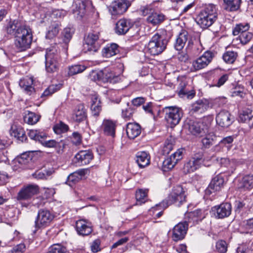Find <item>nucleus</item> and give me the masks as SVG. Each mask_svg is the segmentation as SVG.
<instances>
[{
    "mask_svg": "<svg viewBox=\"0 0 253 253\" xmlns=\"http://www.w3.org/2000/svg\"><path fill=\"white\" fill-rule=\"evenodd\" d=\"M167 34L166 30H162L153 36L147 45V50L150 54L157 55L165 50L168 42Z\"/></svg>",
    "mask_w": 253,
    "mask_h": 253,
    "instance_id": "f257e3e1",
    "label": "nucleus"
},
{
    "mask_svg": "<svg viewBox=\"0 0 253 253\" xmlns=\"http://www.w3.org/2000/svg\"><path fill=\"white\" fill-rule=\"evenodd\" d=\"M33 41V33L30 27L21 25L18 27L15 37V45L20 51H25L31 47Z\"/></svg>",
    "mask_w": 253,
    "mask_h": 253,
    "instance_id": "f03ea898",
    "label": "nucleus"
},
{
    "mask_svg": "<svg viewBox=\"0 0 253 253\" xmlns=\"http://www.w3.org/2000/svg\"><path fill=\"white\" fill-rule=\"evenodd\" d=\"M217 16L215 5L210 4L202 10L196 17V22L202 28L211 26Z\"/></svg>",
    "mask_w": 253,
    "mask_h": 253,
    "instance_id": "7ed1b4c3",
    "label": "nucleus"
},
{
    "mask_svg": "<svg viewBox=\"0 0 253 253\" xmlns=\"http://www.w3.org/2000/svg\"><path fill=\"white\" fill-rule=\"evenodd\" d=\"M186 195L183 188L180 185H177L174 187L172 191L167 198L164 200L162 203L156 205V208L162 207L163 209L167 208L169 206L175 204L177 206H180L185 201Z\"/></svg>",
    "mask_w": 253,
    "mask_h": 253,
    "instance_id": "20e7f679",
    "label": "nucleus"
},
{
    "mask_svg": "<svg viewBox=\"0 0 253 253\" xmlns=\"http://www.w3.org/2000/svg\"><path fill=\"white\" fill-rule=\"evenodd\" d=\"M124 71V65L122 63H118L116 67L105 69L100 72L98 75H102L104 81L115 84L121 80V74Z\"/></svg>",
    "mask_w": 253,
    "mask_h": 253,
    "instance_id": "39448f33",
    "label": "nucleus"
},
{
    "mask_svg": "<svg viewBox=\"0 0 253 253\" xmlns=\"http://www.w3.org/2000/svg\"><path fill=\"white\" fill-rule=\"evenodd\" d=\"M59 59V55L55 47L47 49L45 54V69L47 72L52 73L58 71Z\"/></svg>",
    "mask_w": 253,
    "mask_h": 253,
    "instance_id": "423d86ee",
    "label": "nucleus"
},
{
    "mask_svg": "<svg viewBox=\"0 0 253 253\" xmlns=\"http://www.w3.org/2000/svg\"><path fill=\"white\" fill-rule=\"evenodd\" d=\"M33 161L32 156L29 152L22 153L14 159L12 163V167L14 171L21 172L22 169H30L32 168Z\"/></svg>",
    "mask_w": 253,
    "mask_h": 253,
    "instance_id": "0eeeda50",
    "label": "nucleus"
},
{
    "mask_svg": "<svg viewBox=\"0 0 253 253\" xmlns=\"http://www.w3.org/2000/svg\"><path fill=\"white\" fill-rule=\"evenodd\" d=\"M165 112V119L171 127L178 124L183 116L182 110L176 107H166Z\"/></svg>",
    "mask_w": 253,
    "mask_h": 253,
    "instance_id": "6e6552de",
    "label": "nucleus"
},
{
    "mask_svg": "<svg viewBox=\"0 0 253 253\" xmlns=\"http://www.w3.org/2000/svg\"><path fill=\"white\" fill-rule=\"evenodd\" d=\"M54 217V215L48 210L41 209L39 211L35 221V227L36 231L40 228L48 226Z\"/></svg>",
    "mask_w": 253,
    "mask_h": 253,
    "instance_id": "1a4fd4ad",
    "label": "nucleus"
},
{
    "mask_svg": "<svg viewBox=\"0 0 253 253\" xmlns=\"http://www.w3.org/2000/svg\"><path fill=\"white\" fill-rule=\"evenodd\" d=\"M210 125V122L205 121L197 122L189 120L186 125V126L192 134L197 136H202L208 132Z\"/></svg>",
    "mask_w": 253,
    "mask_h": 253,
    "instance_id": "9d476101",
    "label": "nucleus"
},
{
    "mask_svg": "<svg viewBox=\"0 0 253 253\" xmlns=\"http://www.w3.org/2000/svg\"><path fill=\"white\" fill-rule=\"evenodd\" d=\"M39 187L36 184H26L24 185L17 193L16 199L18 201H28L37 194Z\"/></svg>",
    "mask_w": 253,
    "mask_h": 253,
    "instance_id": "9b49d317",
    "label": "nucleus"
},
{
    "mask_svg": "<svg viewBox=\"0 0 253 253\" xmlns=\"http://www.w3.org/2000/svg\"><path fill=\"white\" fill-rule=\"evenodd\" d=\"M204 161L202 152L196 153L184 166L183 170L185 173H192L200 169Z\"/></svg>",
    "mask_w": 253,
    "mask_h": 253,
    "instance_id": "f8f14e48",
    "label": "nucleus"
},
{
    "mask_svg": "<svg viewBox=\"0 0 253 253\" xmlns=\"http://www.w3.org/2000/svg\"><path fill=\"white\" fill-rule=\"evenodd\" d=\"M99 38V32L93 31L89 33L84 39V49L88 51L96 52L99 47L98 42Z\"/></svg>",
    "mask_w": 253,
    "mask_h": 253,
    "instance_id": "ddd939ff",
    "label": "nucleus"
},
{
    "mask_svg": "<svg viewBox=\"0 0 253 253\" xmlns=\"http://www.w3.org/2000/svg\"><path fill=\"white\" fill-rule=\"evenodd\" d=\"M231 205L228 203L221 204L213 207L210 211L211 214L217 218H223L230 215L231 212Z\"/></svg>",
    "mask_w": 253,
    "mask_h": 253,
    "instance_id": "4468645a",
    "label": "nucleus"
},
{
    "mask_svg": "<svg viewBox=\"0 0 253 253\" xmlns=\"http://www.w3.org/2000/svg\"><path fill=\"white\" fill-rule=\"evenodd\" d=\"M187 42H188L187 49L190 50L193 46V42L188 32L185 30L182 31L176 39L174 44L175 48L177 50H182Z\"/></svg>",
    "mask_w": 253,
    "mask_h": 253,
    "instance_id": "2eb2a0df",
    "label": "nucleus"
},
{
    "mask_svg": "<svg viewBox=\"0 0 253 253\" xmlns=\"http://www.w3.org/2000/svg\"><path fill=\"white\" fill-rule=\"evenodd\" d=\"M188 225L187 222H180L175 225L172 229V238L174 241L183 239L187 233Z\"/></svg>",
    "mask_w": 253,
    "mask_h": 253,
    "instance_id": "dca6fc26",
    "label": "nucleus"
},
{
    "mask_svg": "<svg viewBox=\"0 0 253 253\" xmlns=\"http://www.w3.org/2000/svg\"><path fill=\"white\" fill-rule=\"evenodd\" d=\"M213 58V53L211 51L205 52L202 56L193 61L192 65L196 70H199L207 67Z\"/></svg>",
    "mask_w": 253,
    "mask_h": 253,
    "instance_id": "f3484780",
    "label": "nucleus"
},
{
    "mask_svg": "<svg viewBox=\"0 0 253 253\" xmlns=\"http://www.w3.org/2000/svg\"><path fill=\"white\" fill-rule=\"evenodd\" d=\"M224 183V180L221 175H216L212 179L209 186L205 190V195L210 196L216 191H219Z\"/></svg>",
    "mask_w": 253,
    "mask_h": 253,
    "instance_id": "a211bd4d",
    "label": "nucleus"
},
{
    "mask_svg": "<svg viewBox=\"0 0 253 253\" xmlns=\"http://www.w3.org/2000/svg\"><path fill=\"white\" fill-rule=\"evenodd\" d=\"M130 5L126 0H118L112 3L109 10L112 15H121L126 11Z\"/></svg>",
    "mask_w": 253,
    "mask_h": 253,
    "instance_id": "6ab92c4d",
    "label": "nucleus"
},
{
    "mask_svg": "<svg viewBox=\"0 0 253 253\" xmlns=\"http://www.w3.org/2000/svg\"><path fill=\"white\" fill-rule=\"evenodd\" d=\"M133 25L134 22L131 19L122 18L116 24L115 32L119 35H125Z\"/></svg>",
    "mask_w": 253,
    "mask_h": 253,
    "instance_id": "aec40b11",
    "label": "nucleus"
},
{
    "mask_svg": "<svg viewBox=\"0 0 253 253\" xmlns=\"http://www.w3.org/2000/svg\"><path fill=\"white\" fill-rule=\"evenodd\" d=\"M76 230L79 235L87 236L92 231L91 223L84 219H80L76 221Z\"/></svg>",
    "mask_w": 253,
    "mask_h": 253,
    "instance_id": "412c9836",
    "label": "nucleus"
},
{
    "mask_svg": "<svg viewBox=\"0 0 253 253\" xmlns=\"http://www.w3.org/2000/svg\"><path fill=\"white\" fill-rule=\"evenodd\" d=\"M93 158V154L89 150L79 151L75 156V163L79 166L88 164Z\"/></svg>",
    "mask_w": 253,
    "mask_h": 253,
    "instance_id": "4be33fe9",
    "label": "nucleus"
},
{
    "mask_svg": "<svg viewBox=\"0 0 253 253\" xmlns=\"http://www.w3.org/2000/svg\"><path fill=\"white\" fill-rule=\"evenodd\" d=\"M90 4L89 0H77L75 2V7L73 12L77 17L81 19L86 12V7Z\"/></svg>",
    "mask_w": 253,
    "mask_h": 253,
    "instance_id": "5701e85b",
    "label": "nucleus"
},
{
    "mask_svg": "<svg viewBox=\"0 0 253 253\" xmlns=\"http://www.w3.org/2000/svg\"><path fill=\"white\" fill-rule=\"evenodd\" d=\"M217 124L221 127H228L232 123L230 114L227 111L220 112L216 117Z\"/></svg>",
    "mask_w": 253,
    "mask_h": 253,
    "instance_id": "b1692460",
    "label": "nucleus"
},
{
    "mask_svg": "<svg viewBox=\"0 0 253 253\" xmlns=\"http://www.w3.org/2000/svg\"><path fill=\"white\" fill-rule=\"evenodd\" d=\"M126 132L128 137L130 139H133L140 134L141 127L137 123H129L126 125Z\"/></svg>",
    "mask_w": 253,
    "mask_h": 253,
    "instance_id": "393cba45",
    "label": "nucleus"
},
{
    "mask_svg": "<svg viewBox=\"0 0 253 253\" xmlns=\"http://www.w3.org/2000/svg\"><path fill=\"white\" fill-rule=\"evenodd\" d=\"M86 118V112L84 105L79 104L73 111L72 119L75 122L79 123L85 120Z\"/></svg>",
    "mask_w": 253,
    "mask_h": 253,
    "instance_id": "a878e982",
    "label": "nucleus"
},
{
    "mask_svg": "<svg viewBox=\"0 0 253 253\" xmlns=\"http://www.w3.org/2000/svg\"><path fill=\"white\" fill-rule=\"evenodd\" d=\"M116 124L110 120H104L101 128L105 135L114 137L115 135Z\"/></svg>",
    "mask_w": 253,
    "mask_h": 253,
    "instance_id": "bb28decb",
    "label": "nucleus"
},
{
    "mask_svg": "<svg viewBox=\"0 0 253 253\" xmlns=\"http://www.w3.org/2000/svg\"><path fill=\"white\" fill-rule=\"evenodd\" d=\"M33 79L32 78L26 77L19 81V85L28 95H31L35 91L33 86Z\"/></svg>",
    "mask_w": 253,
    "mask_h": 253,
    "instance_id": "cd10ccee",
    "label": "nucleus"
},
{
    "mask_svg": "<svg viewBox=\"0 0 253 253\" xmlns=\"http://www.w3.org/2000/svg\"><path fill=\"white\" fill-rule=\"evenodd\" d=\"M136 162L140 168H143L150 164V156L146 152H139L137 153Z\"/></svg>",
    "mask_w": 253,
    "mask_h": 253,
    "instance_id": "c85d7f7f",
    "label": "nucleus"
},
{
    "mask_svg": "<svg viewBox=\"0 0 253 253\" xmlns=\"http://www.w3.org/2000/svg\"><path fill=\"white\" fill-rule=\"evenodd\" d=\"M209 108V103L206 100H199L191 106V112L192 113H203Z\"/></svg>",
    "mask_w": 253,
    "mask_h": 253,
    "instance_id": "c756f323",
    "label": "nucleus"
},
{
    "mask_svg": "<svg viewBox=\"0 0 253 253\" xmlns=\"http://www.w3.org/2000/svg\"><path fill=\"white\" fill-rule=\"evenodd\" d=\"M239 178L238 187L239 188L250 189L253 187V175H242Z\"/></svg>",
    "mask_w": 253,
    "mask_h": 253,
    "instance_id": "7c9ffc66",
    "label": "nucleus"
},
{
    "mask_svg": "<svg viewBox=\"0 0 253 253\" xmlns=\"http://www.w3.org/2000/svg\"><path fill=\"white\" fill-rule=\"evenodd\" d=\"M17 219L18 216L16 215V210L15 209L9 208L3 212V217L2 219L3 222L10 225Z\"/></svg>",
    "mask_w": 253,
    "mask_h": 253,
    "instance_id": "2f4dec72",
    "label": "nucleus"
},
{
    "mask_svg": "<svg viewBox=\"0 0 253 253\" xmlns=\"http://www.w3.org/2000/svg\"><path fill=\"white\" fill-rule=\"evenodd\" d=\"M165 19V16L163 14L155 11L147 17L146 21L153 26H157L162 23Z\"/></svg>",
    "mask_w": 253,
    "mask_h": 253,
    "instance_id": "473e14b6",
    "label": "nucleus"
},
{
    "mask_svg": "<svg viewBox=\"0 0 253 253\" xmlns=\"http://www.w3.org/2000/svg\"><path fill=\"white\" fill-rule=\"evenodd\" d=\"M60 30V24L58 22H52L48 27L46 34V38L52 39L58 34Z\"/></svg>",
    "mask_w": 253,
    "mask_h": 253,
    "instance_id": "72a5a7b5",
    "label": "nucleus"
},
{
    "mask_svg": "<svg viewBox=\"0 0 253 253\" xmlns=\"http://www.w3.org/2000/svg\"><path fill=\"white\" fill-rule=\"evenodd\" d=\"M41 116L30 111H25L23 116L24 121L29 125H33L40 120Z\"/></svg>",
    "mask_w": 253,
    "mask_h": 253,
    "instance_id": "f704fd0d",
    "label": "nucleus"
},
{
    "mask_svg": "<svg viewBox=\"0 0 253 253\" xmlns=\"http://www.w3.org/2000/svg\"><path fill=\"white\" fill-rule=\"evenodd\" d=\"M224 9L230 12L238 10L241 6L242 0H223Z\"/></svg>",
    "mask_w": 253,
    "mask_h": 253,
    "instance_id": "c9c22d12",
    "label": "nucleus"
},
{
    "mask_svg": "<svg viewBox=\"0 0 253 253\" xmlns=\"http://www.w3.org/2000/svg\"><path fill=\"white\" fill-rule=\"evenodd\" d=\"M28 134L31 139L38 141L40 143L42 140H45L47 137V134L40 129H31L29 131Z\"/></svg>",
    "mask_w": 253,
    "mask_h": 253,
    "instance_id": "e433bc0d",
    "label": "nucleus"
},
{
    "mask_svg": "<svg viewBox=\"0 0 253 253\" xmlns=\"http://www.w3.org/2000/svg\"><path fill=\"white\" fill-rule=\"evenodd\" d=\"M118 51V45L116 43H112L104 47L102 49V53L104 57L109 58L116 55Z\"/></svg>",
    "mask_w": 253,
    "mask_h": 253,
    "instance_id": "4c0bfd02",
    "label": "nucleus"
},
{
    "mask_svg": "<svg viewBox=\"0 0 253 253\" xmlns=\"http://www.w3.org/2000/svg\"><path fill=\"white\" fill-rule=\"evenodd\" d=\"M100 100L96 94L91 96V110L93 116H98L101 110Z\"/></svg>",
    "mask_w": 253,
    "mask_h": 253,
    "instance_id": "58836bf2",
    "label": "nucleus"
},
{
    "mask_svg": "<svg viewBox=\"0 0 253 253\" xmlns=\"http://www.w3.org/2000/svg\"><path fill=\"white\" fill-rule=\"evenodd\" d=\"M201 212V210H197L193 212H190L187 213L185 215V219L186 220L184 222H187L188 225L189 224L192 223L191 225H194L195 223H197L199 218L201 217H199L200 213Z\"/></svg>",
    "mask_w": 253,
    "mask_h": 253,
    "instance_id": "ea45409f",
    "label": "nucleus"
},
{
    "mask_svg": "<svg viewBox=\"0 0 253 253\" xmlns=\"http://www.w3.org/2000/svg\"><path fill=\"white\" fill-rule=\"evenodd\" d=\"M216 136L212 132H209L206 134L204 138L202 139L203 146L205 148H209L212 146L216 140Z\"/></svg>",
    "mask_w": 253,
    "mask_h": 253,
    "instance_id": "a19ab883",
    "label": "nucleus"
},
{
    "mask_svg": "<svg viewBox=\"0 0 253 253\" xmlns=\"http://www.w3.org/2000/svg\"><path fill=\"white\" fill-rule=\"evenodd\" d=\"M147 189H139L136 191L135 198L136 202L135 204L136 205H141L145 203L147 200Z\"/></svg>",
    "mask_w": 253,
    "mask_h": 253,
    "instance_id": "79ce46f5",
    "label": "nucleus"
},
{
    "mask_svg": "<svg viewBox=\"0 0 253 253\" xmlns=\"http://www.w3.org/2000/svg\"><path fill=\"white\" fill-rule=\"evenodd\" d=\"M173 142L174 139L171 136L166 140L162 150L163 155H167L169 153L173 148Z\"/></svg>",
    "mask_w": 253,
    "mask_h": 253,
    "instance_id": "37998d69",
    "label": "nucleus"
},
{
    "mask_svg": "<svg viewBox=\"0 0 253 253\" xmlns=\"http://www.w3.org/2000/svg\"><path fill=\"white\" fill-rule=\"evenodd\" d=\"M86 69V67L83 65L75 64L69 67L68 75L73 76L81 73Z\"/></svg>",
    "mask_w": 253,
    "mask_h": 253,
    "instance_id": "c03bdc74",
    "label": "nucleus"
},
{
    "mask_svg": "<svg viewBox=\"0 0 253 253\" xmlns=\"http://www.w3.org/2000/svg\"><path fill=\"white\" fill-rule=\"evenodd\" d=\"M250 28L249 23H240L236 25L233 29L232 33L234 36L240 35L241 33L246 32Z\"/></svg>",
    "mask_w": 253,
    "mask_h": 253,
    "instance_id": "a18cd8bd",
    "label": "nucleus"
},
{
    "mask_svg": "<svg viewBox=\"0 0 253 253\" xmlns=\"http://www.w3.org/2000/svg\"><path fill=\"white\" fill-rule=\"evenodd\" d=\"M238 53L234 51H227L223 55L222 58L227 63L232 64L236 59Z\"/></svg>",
    "mask_w": 253,
    "mask_h": 253,
    "instance_id": "49530a36",
    "label": "nucleus"
},
{
    "mask_svg": "<svg viewBox=\"0 0 253 253\" xmlns=\"http://www.w3.org/2000/svg\"><path fill=\"white\" fill-rule=\"evenodd\" d=\"M176 163L169 157L165 159L163 163L162 169L164 172L169 171L171 169Z\"/></svg>",
    "mask_w": 253,
    "mask_h": 253,
    "instance_id": "de8ad7c7",
    "label": "nucleus"
},
{
    "mask_svg": "<svg viewBox=\"0 0 253 253\" xmlns=\"http://www.w3.org/2000/svg\"><path fill=\"white\" fill-rule=\"evenodd\" d=\"M134 110V107L130 106L128 103H127V107L122 110V117L126 120H130L132 117Z\"/></svg>",
    "mask_w": 253,
    "mask_h": 253,
    "instance_id": "09e8293b",
    "label": "nucleus"
},
{
    "mask_svg": "<svg viewBox=\"0 0 253 253\" xmlns=\"http://www.w3.org/2000/svg\"><path fill=\"white\" fill-rule=\"evenodd\" d=\"M61 87L62 84H60L50 85L44 91L42 96H46L51 95L59 90Z\"/></svg>",
    "mask_w": 253,
    "mask_h": 253,
    "instance_id": "8fccbe9b",
    "label": "nucleus"
},
{
    "mask_svg": "<svg viewBox=\"0 0 253 253\" xmlns=\"http://www.w3.org/2000/svg\"><path fill=\"white\" fill-rule=\"evenodd\" d=\"M51 253H69L67 248L60 244H54L49 249Z\"/></svg>",
    "mask_w": 253,
    "mask_h": 253,
    "instance_id": "3c124183",
    "label": "nucleus"
},
{
    "mask_svg": "<svg viewBox=\"0 0 253 253\" xmlns=\"http://www.w3.org/2000/svg\"><path fill=\"white\" fill-rule=\"evenodd\" d=\"M253 34L249 32L241 33L239 36V40L242 44H247L252 39Z\"/></svg>",
    "mask_w": 253,
    "mask_h": 253,
    "instance_id": "603ef678",
    "label": "nucleus"
},
{
    "mask_svg": "<svg viewBox=\"0 0 253 253\" xmlns=\"http://www.w3.org/2000/svg\"><path fill=\"white\" fill-rule=\"evenodd\" d=\"M73 30L70 28H65L62 33L63 42L67 43L69 42L73 34Z\"/></svg>",
    "mask_w": 253,
    "mask_h": 253,
    "instance_id": "864d4df0",
    "label": "nucleus"
},
{
    "mask_svg": "<svg viewBox=\"0 0 253 253\" xmlns=\"http://www.w3.org/2000/svg\"><path fill=\"white\" fill-rule=\"evenodd\" d=\"M82 175H68L65 183L72 187L82 178Z\"/></svg>",
    "mask_w": 253,
    "mask_h": 253,
    "instance_id": "5fc2aeb1",
    "label": "nucleus"
},
{
    "mask_svg": "<svg viewBox=\"0 0 253 253\" xmlns=\"http://www.w3.org/2000/svg\"><path fill=\"white\" fill-rule=\"evenodd\" d=\"M15 21L10 22L7 27V32L8 34L12 35L15 37L18 31V27Z\"/></svg>",
    "mask_w": 253,
    "mask_h": 253,
    "instance_id": "6e6d98bb",
    "label": "nucleus"
},
{
    "mask_svg": "<svg viewBox=\"0 0 253 253\" xmlns=\"http://www.w3.org/2000/svg\"><path fill=\"white\" fill-rule=\"evenodd\" d=\"M252 112L251 111H243L239 116V119L243 122H247L250 126V120L252 117Z\"/></svg>",
    "mask_w": 253,
    "mask_h": 253,
    "instance_id": "4d7b16f0",
    "label": "nucleus"
},
{
    "mask_svg": "<svg viewBox=\"0 0 253 253\" xmlns=\"http://www.w3.org/2000/svg\"><path fill=\"white\" fill-rule=\"evenodd\" d=\"M13 135L15 137L22 142L25 140L27 138L25 134L24 133V131L21 128H17L13 130Z\"/></svg>",
    "mask_w": 253,
    "mask_h": 253,
    "instance_id": "13d9d810",
    "label": "nucleus"
},
{
    "mask_svg": "<svg viewBox=\"0 0 253 253\" xmlns=\"http://www.w3.org/2000/svg\"><path fill=\"white\" fill-rule=\"evenodd\" d=\"M68 128V126L67 125L61 123L54 126L53 129L56 133L59 134L67 131Z\"/></svg>",
    "mask_w": 253,
    "mask_h": 253,
    "instance_id": "bf43d9fd",
    "label": "nucleus"
},
{
    "mask_svg": "<svg viewBox=\"0 0 253 253\" xmlns=\"http://www.w3.org/2000/svg\"><path fill=\"white\" fill-rule=\"evenodd\" d=\"M183 151L184 149L182 148L178 149L170 157L177 163L178 161L182 159Z\"/></svg>",
    "mask_w": 253,
    "mask_h": 253,
    "instance_id": "052dcab7",
    "label": "nucleus"
},
{
    "mask_svg": "<svg viewBox=\"0 0 253 253\" xmlns=\"http://www.w3.org/2000/svg\"><path fill=\"white\" fill-rule=\"evenodd\" d=\"M216 248L219 252L225 253L227 248L226 242L223 240L218 241L216 244Z\"/></svg>",
    "mask_w": 253,
    "mask_h": 253,
    "instance_id": "680f3d73",
    "label": "nucleus"
},
{
    "mask_svg": "<svg viewBox=\"0 0 253 253\" xmlns=\"http://www.w3.org/2000/svg\"><path fill=\"white\" fill-rule=\"evenodd\" d=\"M140 10L142 15H148V16L150 15H151L152 13H153L155 12V10L151 5H146L141 7Z\"/></svg>",
    "mask_w": 253,
    "mask_h": 253,
    "instance_id": "e2e57ef3",
    "label": "nucleus"
},
{
    "mask_svg": "<svg viewBox=\"0 0 253 253\" xmlns=\"http://www.w3.org/2000/svg\"><path fill=\"white\" fill-rule=\"evenodd\" d=\"M71 138L72 143L76 145H79L81 143L82 136L78 132H73Z\"/></svg>",
    "mask_w": 253,
    "mask_h": 253,
    "instance_id": "0e129e2a",
    "label": "nucleus"
},
{
    "mask_svg": "<svg viewBox=\"0 0 253 253\" xmlns=\"http://www.w3.org/2000/svg\"><path fill=\"white\" fill-rule=\"evenodd\" d=\"M41 143H42V145H43L44 146L48 148L56 147L59 144V143L57 142L53 139L49 140L48 141L42 140Z\"/></svg>",
    "mask_w": 253,
    "mask_h": 253,
    "instance_id": "69168bd1",
    "label": "nucleus"
},
{
    "mask_svg": "<svg viewBox=\"0 0 253 253\" xmlns=\"http://www.w3.org/2000/svg\"><path fill=\"white\" fill-rule=\"evenodd\" d=\"M25 250L24 244H20L14 247L8 253H23Z\"/></svg>",
    "mask_w": 253,
    "mask_h": 253,
    "instance_id": "338daca9",
    "label": "nucleus"
},
{
    "mask_svg": "<svg viewBox=\"0 0 253 253\" xmlns=\"http://www.w3.org/2000/svg\"><path fill=\"white\" fill-rule=\"evenodd\" d=\"M243 225L248 231L247 232L253 230V217L245 221Z\"/></svg>",
    "mask_w": 253,
    "mask_h": 253,
    "instance_id": "774afa93",
    "label": "nucleus"
}]
</instances>
